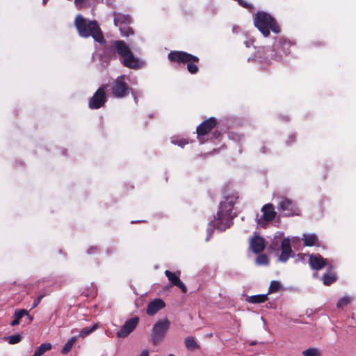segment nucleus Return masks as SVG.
I'll use <instances>...</instances> for the list:
<instances>
[{"mask_svg": "<svg viewBox=\"0 0 356 356\" xmlns=\"http://www.w3.org/2000/svg\"><path fill=\"white\" fill-rule=\"evenodd\" d=\"M304 356H321V352L316 348H309L302 352Z\"/></svg>", "mask_w": 356, "mask_h": 356, "instance_id": "nucleus-28", "label": "nucleus"}, {"mask_svg": "<svg viewBox=\"0 0 356 356\" xmlns=\"http://www.w3.org/2000/svg\"><path fill=\"white\" fill-rule=\"evenodd\" d=\"M74 25L81 37L89 38L91 36L96 42L100 44L106 42L102 31L97 21L88 20L81 15H77L74 20Z\"/></svg>", "mask_w": 356, "mask_h": 356, "instance_id": "nucleus-1", "label": "nucleus"}, {"mask_svg": "<svg viewBox=\"0 0 356 356\" xmlns=\"http://www.w3.org/2000/svg\"><path fill=\"white\" fill-rule=\"evenodd\" d=\"M105 86L99 87L88 100V106L90 109H99L104 106L107 102L105 92Z\"/></svg>", "mask_w": 356, "mask_h": 356, "instance_id": "nucleus-9", "label": "nucleus"}, {"mask_svg": "<svg viewBox=\"0 0 356 356\" xmlns=\"http://www.w3.org/2000/svg\"><path fill=\"white\" fill-rule=\"evenodd\" d=\"M293 256V252L291 249L290 240L288 238H284L281 244V254L279 257V260L282 262H286L289 257Z\"/></svg>", "mask_w": 356, "mask_h": 356, "instance_id": "nucleus-13", "label": "nucleus"}, {"mask_svg": "<svg viewBox=\"0 0 356 356\" xmlns=\"http://www.w3.org/2000/svg\"><path fill=\"white\" fill-rule=\"evenodd\" d=\"M257 262L260 264H267L268 262L267 256L265 254L259 256L257 258Z\"/></svg>", "mask_w": 356, "mask_h": 356, "instance_id": "nucleus-36", "label": "nucleus"}, {"mask_svg": "<svg viewBox=\"0 0 356 356\" xmlns=\"http://www.w3.org/2000/svg\"><path fill=\"white\" fill-rule=\"evenodd\" d=\"M168 58L171 61L178 62V51H171L168 54Z\"/></svg>", "mask_w": 356, "mask_h": 356, "instance_id": "nucleus-34", "label": "nucleus"}, {"mask_svg": "<svg viewBox=\"0 0 356 356\" xmlns=\"http://www.w3.org/2000/svg\"><path fill=\"white\" fill-rule=\"evenodd\" d=\"M97 3H99V2H101L103 0H95Z\"/></svg>", "mask_w": 356, "mask_h": 356, "instance_id": "nucleus-50", "label": "nucleus"}, {"mask_svg": "<svg viewBox=\"0 0 356 356\" xmlns=\"http://www.w3.org/2000/svg\"><path fill=\"white\" fill-rule=\"evenodd\" d=\"M138 322V317H134L127 321L122 326L121 329L117 332V337L118 338H124L127 337L131 332L134 331Z\"/></svg>", "mask_w": 356, "mask_h": 356, "instance_id": "nucleus-12", "label": "nucleus"}, {"mask_svg": "<svg viewBox=\"0 0 356 356\" xmlns=\"http://www.w3.org/2000/svg\"><path fill=\"white\" fill-rule=\"evenodd\" d=\"M86 0H74V4L79 9H81L86 6Z\"/></svg>", "mask_w": 356, "mask_h": 356, "instance_id": "nucleus-37", "label": "nucleus"}, {"mask_svg": "<svg viewBox=\"0 0 356 356\" xmlns=\"http://www.w3.org/2000/svg\"><path fill=\"white\" fill-rule=\"evenodd\" d=\"M26 314H27L26 309H17L15 312L13 317L19 321Z\"/></svg>", "mask_w": 356, "mask_h": 356, "instance_id": "nucleus-31", "label": "nucleus"}, {"mask_svg": "<svg viewBox=\"0 0 356 356\" xmlns=\"http://www.w3.org/2000/svg\"><path fill=\"white\" fill-rule=\"evenodd\" d=\"M238 2L240 6H241L242 7H243L245 8H247L248 10H251L253 8V6L252 4L248 3V2H246L244 0H238Z\"/></svg>", "mask_w": 356, "mask_h": 356, "instance_id": "nucleus-35", "label": "nucleus"}, {"mask_svg": "<svg viewBox=\"0 0 356 356\" xmlns=\"http://www.w3.org/2000/svg\"><path fill=\"white\" fill-rule=\"evenodd\" d=\"M139 356H149V352L147 350H143Z\"/></svg>", "mask_w": 356, "mask_h": 356, "instance_id": "nucleus-43", "label": "nucleus"}, {"mask_svg": "<svg viewBox=\"0 0 356 356\" xmlns=\"http://www.w3.org/2000/svg\"><path fill=\"white\" fill-rule=\"evenodd\" d=\"M218 122L216 118L211 117L209 119L204 120L196 129L197 138L200 140L202 136L209 134L213 129H214Z\"/></svg>", "mask_w": 356, "mask_h": 356, "instance_id": "nucleus-11", "label": "nucleus"}, {"mask_svg": "<svg viewBox=\"0 0 356 356\" xmlns=\"http://www.w3.org/2000/svg\"><path fill=\"white\" fill-rule=\"evenodd\" d=\"M309 264L312 269L319 270L325 266L326 260L319 254H311Z\"/></svg>", "mask_w": 356, "mask_h": 356, "instance_id": "nucleus-14", "label": "nucleus"}, {"mask_svg": "<svg viewBox=\"0 0 356 356\" xmlns=\"http://www.w3.org/2000/svg\"><path fill=\"white\" fill-rule=\"evenodd\" d=\"M99 327V325L98 323H97V324L93 325L92 327H84L79 332V337L81 338H85L86 337H87L88 335H89L90 334H91L92 332L95 331Z\"/></svg>", "mask_w": 356, "mask_h": 356, "instance_id": "nucleus-25", "label": "nucleus"}, {"mask_svg": "<svg viewBox=\"0 0 356 356\" xmlns=\"http://www.w3.org/2000/svg\"><path fill=\"white\" fill-rule=\"evenodd\" d=\"M323 284L326 286H330L335 282L336 277L332 273H325L322 277Z\"/></svg>", "mask_w": 356, "mask_h": 356, "instance_id": "nucleus-26", "label": "nucleus"}, {"mask_svg": "<svg viewBox=\"0 0 356 356\" xmlns=\"http://www.w3.org/2000/svg\"><path fill=\"white\" fill-rule=\"evenodd\" d=\"M302 241L305 246L318 245V237L314 234H305L302 236Z\"/></svg>", "mask_w": 356, "mask_h": 356, "instance_id": "nucleus-20", "label": "nucleus"}, {"mask_svg": "<svg viewBox=\"0 0 356 356\" xmlns=\"http://www.w3.org/2000/svg\"><path fill=\"white\" fill-rule=\"evenodd\" d=\"M165 274L168 277V280L172 282V284L175 286H178V276L168 270H165Z\"/></svg>", "mask_w": 356, "mask_h": 356, "instance_id": "nucleus-29", "label": "nucleus"}, {"mask_svg": "<svg viewBox=\"0 0 356 356\" xmlns=\"http://www.w3.org/2000/svg\"><path fill=\"white\" fill-rule=\"evenodd\" d=\"M254 24L264 37L270 35V30L275 33L280 32L277 21L270 14L264 11H258L256 13Z\"/></svg>", "mask_w": 356, "mask_h": 356, "instance_id": "nucleus-3", "label": "nucleus"}, {"mask_svg": "<svg viewBox=\"0 0 356 356\" xmlns=\"http://www.w3.org/2000/svg\"><path fill=\"white\" fill-rule=\"evenodd\" d=\"M256 344V342L253 341L250 343V345H255Z\"/></svg>", "mask_w": 356, "mask_h": 356, "instance_id": "nucleus-51", "label": "nucleus"}, {"mask_svg": "<svg viewBox=\"0 0 356 356\" xmlns=\"http://www.w3.org/2000/svg\"><path fill=\"white\" fill-rule=\"evenodd\" d=\"M42 298H43V296H40L37 298H35L33 303V307H37L41 302Z\"/></svg>", "mask_w": 356, "mask_h": 356, "instance_id": "nucleus-38", "label": "nucleus"}, {"mask_svg": "<svg viewBox=\"0 0 356 356\" xmlns=\"http://www.w3.org/2000/svg\"><path fill=\"white\" fill-rule=\"evenodd\" d=\"M171 142L173 144H177L178 143V141L177 140V139H174L173 138H172Z\"/></svg>", "mask_w": 356, "mask_h": 356, "instance_id": "nucleus-48", "label": "nucleus"}, {"mask_svg": "<svg viewBox=\"0 0 356 356\" xmlns=\"http://www.w3.org/2000/svg\"><path fill=\"white\" fill-rule=\"evenodd\" d=\"M8 339L10 344H16L21 341L22 337L19 334H14L9 336Z\"/></svg>", "mask_w": 356, "mask_h": 356, "instance_id": "nucleus-33", "label": "nucleus"}, {"mask_svg": "<svg viewBox=\"0 0 356 356\" xmlns=\"http://www.w3.org/2000/svg\"><path fill=\"white\" fill-rule=\"evenodd\" d=\"M268 300L267 294H259L250 296L248 301L250 303L257 304L266 302Z\"/></svg>", "mask_w": 356, "mask_h": 356, "instance_id": "nucleus-23", "label": "nucleus"}, {"mask_svg": "<svg viewBox=\"0 0 356 356\" xmlns=\"http://www.w3.org/2000/svg\"><path fill=\"white\" fill-rule=\"evenodd\" d=\"M213 137L214 138H218L221 136V132L218 131H215L212 133Z\"/></svg>", "mask_w": 356, "mask_h": 356, "instance_id": "nucleus-40", "label": "nucleus"}, {"mask_svg": "<svg viewBox=\"0 0 356 356\" xmlns=\"http://www.w3.org/2000/svg\"><path fill=\"white\" fill-rule=\"evenodd\" d=\"M119 30L120 31L122 36L124 37H127L134 34V31L131 27L129 26V24H124L122 25V26H119Z\"/></svg>", "mask_w": 356, "mask_h": 356, "instance_id": "nucleus-27", "label": "nucleus"}, {"mask_svg": "<svg viewBox=\"0 0 356 356\" xmlns=\"http://www.w3.org/2000/svg\"><path fill=\"white\" fill-rule=\"evenodd\" d=\"M199 61L198 57L186 51H179V63H182L184 66L186 64V69L191 74H196L198 72Z\"/></svg>", "mask_w": 356, "mask_h": 356, "instance_id": "nucleus-8", "label": "nucleus"}, {"mask_svg": "<svg viewBox=\"0 0 356 356\" xmlns=\"http://www.w3.org/2000/svg\"><path fill=\"white\" fill-rule=\"evenodd\" d=\"M25 317L27 319V323H31L33 319V316H31L29 312H27V314L25 315Z\"/></svg>", "mask_w": 356, "mask_h": 356, "instance_id": "nucleus-41", "label": "nucleus"}, {"mask_svg": "<svg viewBox=\"0 0 356 356\" xmlns=\"http://www.w3.org/2000/svg\"><path fill=\"white\" fill-rule=\"evenodd\" d=\"M184 344H185L186 348L190 351H193L196 349L200 348V346L195 341V339L193 337H186L184 339Z\"/></svg>", "mask_w": 356, "mask_h": 356, "instance_id": "nucleus-21", "label": "nucleus"}, {"mask_svg": "<svg viewBox=\"0 0 356 356\" xmlns=\"http://www.w3.org/2000/svg\"><path fill=\"white\" fill-rule=\"evenodd\" d=\"M114 24L118 27L122 26V25L129 24V16L122 13H114Z\"/></svg>", "mask_w": 356, "mask_h": 356, "instance_id": "nucleus-19", "label": "nucleus"}, {"mask_svg": "<svg viewBox=\"0 0 356 356\" xmlns=\"http://www.w3.org/2000/svg\"><path fill=\"white\" fill-rule=\"evenodd\" d=\"M19 324V321H18L16 318H14V319L11 321L10 325L11 326H15Z\"/></svg>", "mask_w": 356, "mask_h": 356, "instance_id": "nucleus-42", "label": "nucleus"}, {"mask_svg": "<svg viewBox=\"0 0 356 356\" xmlns=\"http://www.w3.org/2000/svg\"><path fill=\"white\" fill-rule=\"evenodd\" d=\"M280 287L281 284L278 281H272L269 286L268 293L278 291Z\"/></svg>", "mask_w": 356, "mask_h": 356, "instance_id": "nucleus-30", "label": "nucleus"}, {"mask_svg": "<svg viewBox=\"0 0 356 356\" xmlns=\"http://www.w3.org/2000/svg\"><path fill=\"white\" fill-rule=\"evenodd\" d=\"M261 211L263 212V218L265 221L270 222L275 219L276 212L274 211V207L272 204H266L263 206Z\"/></svg>", "mask_w": 356, "mask_h": 356, "instance_id": "nucleus-18", "label": "nucleus"}, {"mask_svg": "<svg viewBox=\"0 0 356 356\" xmlns=\"http://www.w3.org/2000/svg\"><path fill=\"white\" fill-rule=\"evenodd\" d=\"M125 75L118 76L112 83L111 92L116 98H123L128 95L129 87L124 81Z\"/></svg>", "mask_w": 356, "mask_h": 356, "instance_id": "nucleus-7", "label": "nucleus"}, {"mask_svg": "<svg viewBox=\"0 0 356 356\" xmlns=\"http://www.w3.org/2000/svg\"><path fill=\"white\" fill-rule=\"evenodd\" d=\"M113 49L120 56L122 65L131 69H136L140 67L139 60L136 58L131 51L130 47L123 40H115L113 42Z\"/></svg>", "mask_w": 356, "mask_h": 356, "instance_id": "nucleus-4", "label": "nucleus"}, {"mask_svg": "<svg viewBox=\"0 0 356 356\" xmlns=\"http://www.w3.org/2000/svg\"><path fill=\"white\" fill-rule=\"evenodd\" d=\"M351 301V298H349V297H343L342 298H341L337 304V307L339 308H342L344 306L347 305L348 304H349Z\"/></svg>", "mask_w": 356, "mask_h": 356, "instance_id": "nucleus-32", "label": "nucleus"}, {"mask_svg": "<svg viewBox=\"0 0 356 356\" xmlns=\"http://www.w3.org/2000/svg\"><path fill=\"white\" fill-rule=\"evenodd\" d=\"M165 307V302L160 298L151 301L147 307V314L153 316Z\"/></svg>", "mask_w": 356, "mask_h": 356, "instance_id": "nucleus-16", "label": "nucleus"}, {"mask_svg": "<svg viewBox=\"0 0 356 356\" xmlns=\"http://www.w3.org/2000/svg\"><path fill=\"white\" fill-rule=\"evenodd\" d=\"M298 259L301 260L302 261H303L305 260V254H298Z\"/></svg>", "mask_w": 356, "mask_h": 356, "instance_id": "nucleus-44", "label": "nucleus"}, {"mask_svg": "<svg viewBox=\"0 0 356 356\" xmlns=\"http://www.w3.org/2000/svg\"><path fill=\"white\" fill-rule=\"evenodd\" d=\"M234 204V202L232 200L221 202L216 218L209 222V225L213 226L220 231H225L226 229L229 228L232 224V219L234 218L232 215Z\"/></svg>", "mask_w": 356, "mask_h": 356, "instance_id": "nucleus-2", "label": "nucleus"}, {"mask_svg": "<svg viewBox=\"0 0 356 356\" xmlns=\"http://www.w3.org/2000/svg\"><path fill=\"white\" fill-rule=\"evenodd\" d=\"M278 209L282 211L286 216L299 215L298 209L296 203L291 200L282 197L278 203Z\"/></svg>", "mask_w": 356, "mask_h": 356, "instance_id": "nucleus-10", "label": "nucleus"}, {"mask_svg": "<svg viewBox=\"0 0 356 356\" xmlns=\"http://www.w3.org/2000/svg\"><path fill=\"white\" fill-rule=\"evenodd\" d=\"M289 138H290L291 142H293L296 140V137L294 135L290 136Z\"/></svg>", "mask_w": 356, "mask_h": 356, "instance_id": "nucleus-47", "label": "nucleus"}, {"mask_svg": "<svg viewBox=\"0 0 356 356\" xmlns=\"http://www.w3.org/2000/svg\"><path fill=\"white\" fill-rule=\"evenodd\" d=\"M168 356H175V355L173 354H170Z\"/></svg>", "mask_w": 356, "mask_h": 356, "instance_id": "nucleus-52", "label": "nucleus"}, {"mask_svg": "<svg viewBox=\"0 0 356 356\" xmlns=\"http://www.w3.org/2000/svg\"><path fill=\"white\" fill-rule=\"evenodd\" d=\"M51 344L50 343H42L40 346L37 347L34 354L32 356H42L47 350H51Z\"/></svg>", "mask_w": 356, "mask_h": 356, "instance_id": "nucleus-22", "label": "nucleus"}, {"mask_svg": "<svg viewBox=\"0 0 356 356\" xmlns=\"http://www.w3.org/2000/svg\"><path fill=\"white\" fill-rule=\"evenodd\" d=\"M170 326L167 319H163L155 323L152 328V341L154 345L161 342Z\"/></svg>", "mask_w": 356, "mask_h": 356, "instance_id": "nucleus-6", "label": "nucleus"}, {"mask_svg": "<svg viewBox=\"0 0 356 356\" xmlns=\"http://www.w3.org/2000/svg\"><path fill=\"white\" fill-rule=\"evenodd\" d=\"M179 289L184 293H186V291H187L186 286L184 284V283L180 280H179Z\"/></svg>", "mask_w": 356, "mask_h": 356, "instance_id": "nucleus-39", "label": "nucleus"}, {"mask_svg": "<svg viewBox=\"0 0 356 356\" xmlns=\"http://www.w3.org/2000/svg\"><path fill=\"white\" fill-rule=\"evenodd\" d=\"M97 248H91L90 249L88 250V254H91L94 252V250H95Z\"/></svg>", "mask_w": 356, "mask_h": 356, "instance_id": "nucleus-45", "label": "nucleus"}, {"mask_svg": "<svg viewBox=\"0 0 356 356\" xmlns=\"http://www.w3.org/2000/svg\"><path fill=\"white\" fill-rule=\"evenodd\" d=\"M256 58L263 64L269 65L272 61H280L282 59V54H278L274 44L272 47H262L257 50Z\"/></svg>", "mask_w": 356, "mask_h": 356, "instance_id": "nucleus-5", "label": "nucleus"}, {"mask_svg": "<svg viewBox=\"0 0 356 356\" xmlns=\"http://www.w3.org/2000/svg\"><path fill=\"white\" fill-rule=\"evenodd\" d=\"M76 340V337H72V338H70L63 347L61 350V353L63 355L67 354L71 350L72 348L73 347Z\"/></svg>", "mask_w": 356, "mask_h": 356, "instance_id": "nucleus-24", "label": "nucleus"}, {"mask_svg": "<svg viewBox=\"0 0 356 356\" xmlns=\"http://www.w3.org/2000/svg\"><path fill=\"white\" fill-rule=\"evenodd\" d=\"M48 0H42L43 4H46L47 3Z\"/></svg>", "mask_w": 356, "mask_h": 356, "instance_id": "nucleus-49", "label": "nucleus"}, {"mask_svg": "<svg viewBox=\"0 0 356 356\" xmlns=\"http://www.w3.org/2000/svg\"><path fill=\"white\" fill-rule=\"evenodd\" d=\"M273 44L278 54H282V56L290 54V49L291 47L290 41H288L286 39H280L278 41L275 42Z\"/></svg>", "mask_w": 356, "mask_h": 356, "instance_id": "nucleus-15", "label": "nucleus"}, {"mask_svg": "<svg viewBox=\"0 0 356 356\" xmlns=\"http://www.w3.org/2000/svg\"><path fill=\"white\" fill-rule=\"evenodd\" d=\"M250 246L254 253H260L265 248L264 238L259 236H254L250 241Z\"/></svg>", "mask_w": 356, "mask_h": 356, "instance_id": "nucleus-17", "label": "nucleus"}, {"mask_svg": "<svg viewBox=\"0 0 356 356\" xmlns=\"http://www.w3.org/2000/svg\"><path fill=\"white\" fill-rule=\"evenodd\" d=\"M186 143H184V140H179V146H184Z\"/></svg>", "mask_w": 356, "mask_h": 356, "instance_id": "nucleus-46", "label": "nucleus"}]
</instances>
